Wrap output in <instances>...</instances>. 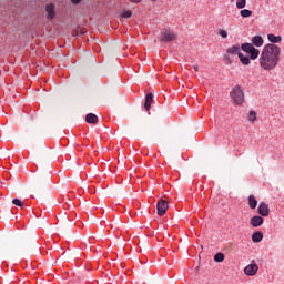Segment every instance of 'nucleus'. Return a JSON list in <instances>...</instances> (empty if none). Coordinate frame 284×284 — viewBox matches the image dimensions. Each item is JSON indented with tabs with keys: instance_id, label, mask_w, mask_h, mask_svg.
Returning <instances> with one entry per match:
<instances>
[{
	"instance_id": "26",
	"label": "nucleus",
	"mask_w": 284,
	"mask_h": 284,
	"mask_svg": "<svg viewBox=\"0 0 284 284\" xmlns=\"http://www.w3.org/2000/svg\"><path fill=\"white\" fill-rule=\"evenodd\" d=\"M131 3H141L142 0H129Z\"/></svg>"
},
{
	"instance_id": "17",
	"label": "nucleus",
	"mask_w": 284,
	"mask_h": 284,
	"mask_svg": "<svg viewBox=\"0 0 284 284\" xmlns=\"http://www.w3.org/2000/svg\"><path fill=\"white\" fill-rule=\"evenodd\" d=\"M215 263H223L225 261V255L223 253H216L214 255Z\"/></svg>"
},
{
	"instance_id": "2",
	"label": "nucleus",
	"mask_w": 284,
	"mask_h": 284,
	"mask_svg": "<svg viewBox=\"0 0 284 284\" xmlns=\"http://www.w3.org/2000/svg\"><path fill=\"white\" fill-rule=\"evenodd\" d=\"M241 50L245 52L247 55L243 54V52L239 53V60L242 65H250L252 61H256L258 59V54H261V51L256 49L253 44L250 42H244L241 44Z\"/></svg>"
},
{
	"instance_id": "28",
	"label": "nucleus",
	"mask_w": 284,
	"mask_h": 284,
	"mask_svg": "<svg viewBox=\"0 0 284 284\" xmlns=\"http://www.w3.org/2000/svg\"><path fill=\"white\" fill-rule=\"evenodd\" d=\"M153 3H156L158 0H151Z\"/></svg>"
},
{
	"instance_id": "7",
	"label": "nucleus",
	"mask_w": 284,
	"mask_h": 284,
	"mask_svg": "<svg viewBox=\"0 0 284 284\" xmlns=\"http://www.w3.org/2000/svg\"><path fill=\"white\" fill-rule=\"evenodd\" d=\"M257 272H258V265L256 264H248L244 268V274H246V276H256Z\"/></svg>"
},
{
	"instance_id": "6",
	"label": "nucleus",
	"mask_w": 284,
	"mask_h": 284,
	"mask_svg": "<svg viewBox=\"0 0 284 284\" xmlns=\"http://www.w3.org/2000/svg\"><path fill=\"white\" fill-rule=\"evenodd\" d=\"M257 214L260 216H270V206L265 202H260L257 206Z\"/></svg>"
},
{
	"instance_id": "14",
	"label": "nucleus",
	"mask_w": 284,
	"mask_h": 284,
	"mask_svg": "<svg viewBox=\"0 0 284 284\" xmlns=\"http://www.w3.org/2000/svg\"><path fill=\"white\" fill-rule=\"evenodd\" d=\"M226 54H241V47L239 44H233L226 49Z\"/></svg>"
},
{
	"instance_id": "16",
	"label": "nucleus",
	"mask_w": 284,
	"mask_h": 284,
	"mask_svg": "<svg viewBox=\"0 0 284 284\" xmlns=\"http://www.w3.org/2000/svg\"><path fill=\"white\" fill-rule=\"evenodd\" d=\"M252 241L253 243H261L263 241V232L257 231L252 234Z\"/></svg>"
},
{
	"instance_id": "12",
	"label": "nucleus",
	"mask_w": 284,
	"mask_h": 284,
	"mask_svg": "<svg viewBox=\"0 0 284 284\" xmlns=\"http://www.w3.org/2000/svg\"><path fill=\"white\" fill-rule=\"evenodd\" d=\"M87 123H91L92 125H97L99 123V116L94 113H89L85 116Z\"/></svg>"
},
{
	"instance_id": "19",
	"label": "nucleus",
	"mask_w": 284,
	"mask_h": 284,
	"mask_svg": "<svg viewBox=\"0 0 284 284\" xmlns=\"http://www.w3.org/2000/svg\"><path fill=\"white\" fill-rule=\"evenodd\" d=\"M247 121L250 123H254V121H256V112L255 111H250L247 113Z\"/></svg>"
},
{
	"instance_id": "20",
	"label": "nucleus",
	"mask_w": 284,
	"mask_h": 284,
	"mask_svg": "<svg viewBox=\"0 0 284 284\" xmlns=\"http://www.w3.org/2000/svg\"><path fill=\"white\" fill-rule=\"evenodd\" d=\"M245 6H247V0H237L236 1L237 10H243V8H245Z\"/></svg>"
},
{
	"instance_id": "9",
	"label": "nucleus",
	"mask_w": 284,
	"mask_h": 284,
	"mask_svg": "<svg viewBox=\"0 0 284 284\" xmlns=\"http://www.w3.org/2000/svg\"><path fill=\"white\" fill-rule=\"evenodd\" d=\"M267 39L270 41L267 45H276V43H281V41H283L281 36H274V33H268Z\"/></svg>"
},
{
	"instance_id": "25",
	"label": "nucleus",
	"mask_w": 284,
	"mask_h": 284,
	"mask_svg": "<svg viewBox=\"0 0 284 284\" xmlns=\"http://www.w3.org/2000/svg\"><path fill=\"white\" fill-rule=\"evenodd\" d=\"M71 3H73L74 6H79V3H81V0H71Z\"/></svg>"
},
{
	"instance_id": "11",
	"label": "nucleus",
	"mask_w": 284,
	"mask_h": 284,
	"mask_svg": "<svg viewBox=\"0 0 284 284\" xmlns=\"http://www.w3.org/2000/svg\"><path fill=\"white\" fill-rule=\"evenodd\" d=\"M152 101H154V95L152 93H148L145 95L144 109L146 112H150V108H152Z\"/></svg>"
},
{
	"instance_id": "24",
	"label": "nucleus",
	"mask_w": 284,
	"mask_h": 284,
	"mask_svg": "<svg viewBox=\"0 0 284 284\" xmlns=\"http://www.w3.org/2000/svg\"><path fill=\"white\" fill-rule=\"evenodd\" d=\"M13 205H17V207H23V202L19 199H13L12 200Z\"/></svg>"
},
{
	"instance_id": "4",
	"label": "nucleus",
	"mask_w": 284,
	"mask_h": 284,
	"mask_svg": "<svg viewBox=\"0 0 284 284\" xmlns=\"http://www.w3.org/2000/svg\"><path fill=\"white\" fill-rule=\"evenodd\" d=\"M174 39H176V33H174V31L164 30L161 32L159 41L161 43H170V42L174 41Z\"/></svg>"
},
{
	"instance_id": "15",
	"label": "nucleus",
	"mask_w": 284,
	"mask_h": 284,
	"mask_svg": "<svg viewBox=\"0 0 284 284\" xmlns=\"http://www.w3.org/2000/svg\"><path fill=\"white\" fill-rule=\"evenodd\" d=\"M258 205V201H256V196L250 195L248 196V207L251 210H256V206Z\"/></svg>"
},
{
	"instance_id": "1",
	"label": "nucleus",
	"mask_w": 284,
	"mask_h": 284,
	"mask_svg": "<svg viewBox=\"0 0 284 284\" xmlns=\"http://www.w3.org/2000/svg\"><path fill=\"white\" fill-rule=\"evenodd\" d=\"M257 58L261 70L272 72V70L278 67L281 61V47L276 44H265Z\"/></svg>"
},
{
	"instance_id": "27",
	"label": "nucleus",
	"mask_w": 284,
	"mask_h": 284,
	"mask_svg": "<svg viewBox=\"0 0 284 284\" xmlns=\"http://www.w3.org/2000/svg\"><path fill=\"white\" fill-rule=\"evenodd\" d=\"M193 69H194L195 72H199V65H196V64L193 65Z\"/></svg>"
},
{
	"instance_id": "18",
	"label": "nucleus",
	"mask_w": 284,
	"mask_h": 284,
	"mask_svg": "<svg viewBox=\"0 0 284 284\" xmlns=\"http://www.w3.org/2000/svg\"><path fill=\"white\" fill-rule=\"evenodd\" d=\"M241 17H243V19H247L250 17H252V10L248 9H243L240 11Z\"/></svg>"
},
{
	"instance_id": "10",
	"label": "nucleus",
	"mask_w": 284,
	"mask_h": 284,
	"mask_svg": "<svg viewBox=\"0 0 284 284\" xmlns=\"http://www.w3.org/2000/svg\"><path fill=\"white\" fill-rule=\"evenodd\" d=\"M263 217L261 215H254L251 219V225L252 227H261V225H263Z\"/></svg>"
},
{
	"instance_id": "13",
	"label": "nucleus",
	"mask_w": 284,
	"mask_h": 284,
	"mask_svg": "<svg viewBox=\"0 0 284 284\" xmlns=\"http://www.w3.org/2000/svg\"><path fill=\"white\" fill-rule=\"evenodd\" d=\"M45 12L48 13L47 19L52 21V19H54V17H55L54 4H47Z\"/></svg>"
},
{
	"instance_id": "8",
	"label": "nucleus",
	"mask_w": 284,
	"mask_h": 284,
	"mask_svg": "<svg viewBox=\"0 0 284 284\" xmlns=\"http://www.w3.org/2000/svg\"><path fill=\"white\" fill-rule=\"evenodd\" d=\"M265 43V41L263 40V37L261 36H254L251 38V45H253V48H263V44Z\"/></svg>"
},
{
	"instance_id": "23",
	"label": "nucleus",
	"mask_w": 284,
	"mask_h": 284,
	"mask_svg": "<svg viewBox=\"0 0 284 284\" xmlns=\"http://www.w3.org/2000/svg\"><path fill=\"white\" fill-rule=\"evenodd\" d=\"M217 34L222 38V39H227V31H225V29H220L217 31Z\"/></svg>"
},
{
	"instance_id": "21",
	"label": "nucleus",
	"mask_w": 284,
	"mask_h": 284,
	"mask_svg": "<svg viewBox=\"0 0 284 284\" xmlns=\"http://www.w3.org/2000/svg\"><path fill=\"white\" fill-rule=\"evenodd\" d=\"M223 61L226 65H232L234 60L232 59V57H230V54L226 53L225 55H223Z\"/></svg>"
},
{
	"instance_id": "29",
	"label": "nucleus",
	"mask_w": 284,
	"mask_h": 284,
	"mask_svg": "<svg viewBox=\"0 0 284 284\" xmlns=\"http://www.w3.org/2000/svg\"><path fill=\"white\" fill-rule=\"evenodd\" d=\"M232 2H234V0H231Z\"/></svg>"
},
{
	"instance_id": "3",
	"label": "nucleus",
	"mask_w": 284,
	"mask_h": 284,
	"mask_svg": "<svg viewBox=\"0 0 284 284\" xmlns=\"http://www.w3.org/2000/svg\"><path fill=\"white\" fill-rule=\"evenodd\" d=\"M230 95L235 105H243L245 101V92H243L241 85H235L230 92Z\"/></svg>"
},
{
	"instance_id": "22",
	"label": "nucleus",
	"mask_w": 284,
	"mask_h": 284,
	"mask_svg": "<svg viewBox=\"0 0 284 284\" xmlns=\"http://www.w3.org/2000/svg\"><path fill=\"white\" fill-rule=\"evenodd\" d=\"M122 19H130L132 17V11L125 10L121 13Z\"/></svg>"
},
{
	"instance_id": "5",
	"label": "nucleus",
	"mask_w": 284,
	"mask_h": 284,
	"mask_svg": "<svg viewBox=\"0 0 284 284\" xmlns=\"http://www.w3.org/2000/svg\"><path fill=\"white\" fill-rule=\"evenodd\" d=\"M168 202H165V200L160 199L158 204H156V210H158V214L159 216H165V213L168 212Z\"/></svg>"
}]
</instances>
